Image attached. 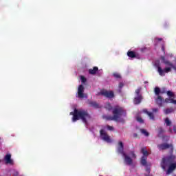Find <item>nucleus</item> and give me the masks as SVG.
Masks as SVG:
<instances>
[{
    "label": "nucleus",
    "mask_w": 176,
    "mask_h": 176,
    "mask_svg": "<svg viewBox=\"0 0 176 176\" xmlns=\"http://www.w3.org/2000/svg\"><path fill=\"white\" fill-rule=\"evenodd\" d=\"M100 94L101 96H103L106 98H109L111 100V98H113L115 97V94L113 93V91H108L106 89H102L100 92Z\"/></svg>",
    "instance_id": "obj_6"
},
{
    "label": "nucleus",
    "mask_w": 176,
    "mask_h": 176,
    "mask_svg": "<svg viewBox=\"0 0 176 176\" xmlns=\"http://www.w3.org/2000/svg\"><path fill=\"white\" fill-rule=\"evenodd\" d=\"M161 60L163 62V63L166 66L165 68L162 69V67H160V65L155 64V66L157 68V72L160 76H166V74H168V72H171V69L176 71V67L169 60H166V58L164 56H161Z\"/></svg>",
    "instance_id": "obj_2"
},
{
    "label": "nucleus",
    "mask_w": 176,
    "mask_h": 176,
    "mask_svg": "<svg viewBox=\"0 0 176 176\" xmlns=\"http://www.w3.org/2000/svg\"><path fill=\"white\" fill-rule=\"evenodd\" d=\"M176 157L173 153H170V155L162 158L160 166L162 168L166 170V167L168 166V164H171L175 162Z\"/></svg>",
    "instance_id": "obj_4"
},
{
    "label": "nucleus",
    "mask_w": 176,
    "mask_h": 176,
    "mask_svg": "<svg viewBox=\"0 0 176 176\" xmlns=\"http://www.w3.org/2000/svg\"><path fill=\"white\" fill-rule=\"evenodd\" d=\"M147 159H148L147 157H145V156L142 157L141 161H140L142 166H144L145 167L148 166V162H146Z\"/></svg>",
    "instance_id": "obj_17"
},
{
    "label": "nucleus",
    "mask_w": 176,
    "mask_h": 176,
    "mask_svg": "<svg viewBox=\"0 0 176 176\" xmlns=\"http://www.w3.org/2000/svg\"><path fill=\"white\" fill-rule=\"evenodd\" d=\"M89 105L91 107H93L94 108H98V104H97L96 102L91 101L89 102Z\"/></svg>",
    "instance_id": "obj_25"
},
{
    "label": "nucleus",
    "mask_w": 176,
    "mask_h": 176,
    "mask_svg": "<svg viewBox=\"0 0 176 176\" xmlns=\"http://www.w3.org/2000/svg\"><path fill=\"white\" fill-rule=\"evenodd\" d=\"M137 121H138L139 123H144V120H143L142 118H141V117H137Z\"/></svg>",
    "instance_id": "obj_29"
},
{
    "label": "nucleus",
    "mask_w": 176,
    "mask_h": 176,
    "mask_svg": "<svg viewBox=\"0 0 176 176\" xmlns=\"http://www.w3.org/2000/svg\"><path fill=\"white\" fill-rule=\"evenodd\" d=\"M113 76H114V78H116V79H120V78H122L120 74H119L118 73L113 74Z\"/></svg>",
    "instance_id": "obj_27"
},
{
    "label": "nucleus",
    "mask_w": 176,
    "mask_h": 176,
    "mask_svg": "<svg viewBox=\"0 0 176 176\" xmlns=\"http://www.w3.org/2000/svg\"><path fill=\"white\" fill-rule=\"evenodd\" d=\"M85 87L82 85L78 86V98H85Z\"/></svg>",
    "instance_id": "obj_8"
},
{
    "label": "nucleus",
    "mask_w": 176,
    "mask_h": 176,
    "mask_svg": "<svg viewBox=\"0 0 176 176\" xmlns=\"http://www.w3.org/2000/svg\"><path fill=\"white\" fill-rule=\"evenodd\" d=\"M117 152L122 156H125L126 153H124V146L123 145L122 142H118V147L117 148Z\"/></svg>",
    "instance_id": "obj_9"
},
{
    "label": "nucleus",
    "mask_w": 176,
    "mask_h": 176,
    "mask_svg": "<svg viewBox=\"0 0 176 176\" xmlns=\"http://www.w3.org/2000/svg\"><path fill=\"white\" fill-rule=\"evenodd\" d=\"M163 133H164V130H163V129H160V132H159V133L160 134H163Z\"/></svg>",
    "instance_id": "obj_36"
},
{
    "label": "nucleus",
    "mask_w": 176,
    "mask_h": 176,
    "mask_svg": "<svg viewBox=\"0 0 176 176\" xmlns=\"http://www.w3.org/2000/svg\"><path fill=\"white\" fill-rule=\"evenodd\" d=\"M173 130H174L175 133H176V129H175V128H174Z\"/></svg>",
    "instance_id": "obj_42"
},
{
    "label": "nucleus",
    "mask_w": 176,
    "mask_h": 176,
    "mask_svg": "<svg viewBox=\"0 0 176 176\" xmlns=\"http://www.w3.org/2000/svg\"><path fill=\"white\" fill-rule=\"evenodd\" d=\"M140 93H141V88H138L135 90V94L138 96H141V94H140Z\"/></svg>",
    "instance_id": "obj_28"
},
{
    "label": "nucleus",
    "mask_w": 176,
    "mask_h": 176,
    "mask_svg": "<svg viewBox=\"0 0 176 176\" xmlns=\"http://www.w3.org/2000/svg\"><path fill=\"white\" fill-rule=\"evenodd\" d=\"M107 129L110 130V131H113V126L108 125Z\"/></svg>",
    "instance_id": "obj_33"
},
{
    "label": "nucleus",
    "mask_w": 176,
    "mask_h": 176,
    "mask_svg": "<svg viewBox=\"0 0 176 176\" xmlns=\"http://www.w3.org/2000/svg\"><path fill=\"white\" fill-rule=\"evenodd\" d=\"M173 176H176V175H173Z\"/></svg>",
    "instance_id": "obj_43"
},
{
    "label": "nucleus",
    "mask_w": 176,
    "mask_h": 176,
    "mask_svg": "<svg viewBox=\"0 0 176 176\" xmlns=\"http://www.w3.org/2000/svg\"><path fill=\"white\" fill-rule=\"evenodd\" d=\"M127 56L131 58H135L137 57L135 52H134L133 51H128Z\"/></svg>",
    "instance_id": "obj_18"
},
{
    "label": "nucleus",
    "mask_w": 176,
    "mask_h": 176,
    "mask_svg": "<svg viewBox=\"0 0 176 176\" xmlns=\"http://www.w3.org/2000/svg\"><path fill=\"white\" fill-rule=\"evenodd\" d=\"M164 122L166 123V126H171L172 122H171V120H170V118H165Z\"/></svg>",
    "instance_id": "obj_26"
},
{
    "label": "nucleus",
    "mask_w": 176,
    "mask_h": 176,
    "mask_svg": "<svg viewBox=\"0 0 176 176\" xmlns=\"http://www.w3.org/2000/svg\"><path fill=\"white\" fill-rule=\"evenodd\" d=\"M162 52H164V45H162Z\"/></svg>",
    "instance_id": "obj_39"
},
{
    "label": "nucleus",
    "mask_w": 176,
    "mask_h": 176,
    "mask_svg": "<svg viewBox=\"0 0 176 176\" xmlns=\"http://www.w3.org/2000/svg\"><path fill=\"white\" fill-rule=\"evenodd\" d=\"M154 92L155 96H159V94H162V90H160V88H159L158 87H156L154 89Z\"/></svg>",
    "instance_id": "obj_23"
},
{
    "label": "nucleus",
    "mask_w": 176,
    "mask_h": 176,
    "mask_svg": "<svg viewBox=\"0 0 176 176\" xmlns=\"http://www.w3.org/2000/svg\"><path fill=\"white\" fill-rule=\"evenodd\" d=\"M166 94L169 98H175V94H174V92L171 91H167Z\"/></svg>",
    "instance_id": "obj_22"
},
{
    "label": "nucleus",
    "mask_w": 176,
    "mask_h": 176,
    "mask_svg": "<svg viewBox=\"0 0 176 176\" xmlns=\"http://www.w3.org/2000/svg\"><path fill=\"white\" fill-rule=\"evenodd\" d=\"M142 112H143L144 113H146V115H148V116L149 117V118L151 119V120H155V116L153 115V113L149 112V111H148V109H144L142 110Z\"/></svg>",
    "instance_id": "obj_14"
},
{
    "label": "nucleus",
    "mask_w": 176,
    "mask_h": 176,
    "mask_svg": "<svg viewBox=\"0 0 176 176\" xmlns=\"http://www.w3.org/2000/svg\"><path fill=\"white\" fill-rule=\"evenodd\" d=\"M168 168L166 171V174H171V173L176 168V162L175 163H172L169 164L168 165Z\"/></svg>",
    "instance_id": "obj_11"
},
{
    "label": "nucleus",
    "mask_w": 176,
    "mask_h": 176,
    "mask_svg": "<svg viewBox=\"0 0 176 176\" xmlns=\"http://www.w3.org/2000/svg\"><path fill=\"white\" fill-rule=\"evenodd\" d=\"M70 115L73 116L72 122H76L80 119L85 124H87V120L91 118L89 112L82 109H74V111L70 112Z\"/></svg>",
    "instance_id": "obj_1"
},
{
    "label": "nucleus",
    "mask_w": 176,
    "mask_h": 176,
    "mask_svg": "<svg viewBox=\"0 0 176 176\" xmlns=\"http://www.w3.org/2000/svg\"><path fill=\"white\" fill-rule=\"evenodd\" d=\"M146 171L147 173H148V174H149V173H151V168H146Z\"/></svg>",
    "instance_id": "obj_38"
},
{
    "label": "nucleus",
    "mask_w": 176,
    "mask_h": 176,
    "mask_svg": "<svg viewBox=\"0 0 176 176\" xmlns=\"http://www.w3.org/2000/svg\"><path fill=\"white\" fill-rule=\"evenodd\" d=\"M123 86H124V84H123V82H120L119 83V85H118V87L120 89H122V87H123Z\"/></svg>",
    "instance_id": "obj_34"
},
{
    "label": "nucleus",
    "mask_w": 176,
    "mask_h": 176,
    "mask_svg": "<svg viewBox=\"0 0 176 176\" xmlns=\"http://www.w3.org/2000/svg\"><path fill=\"white\" fill-rule=\"evenodd\" d=\"M80 79H81V82H82V83H86V82H87V79H86V78H85V76H81V78H80Z\"/></svg>",
    "instance_id": "obj_30"
},
{
    "label": "nucleus",
    "mask_w": 176,
    "mask_h": 176,
    "mask_svg": "<svg viewBox=\"0 0 176 176\" xmlns=\"http://www.w3.org/2000/svg\"><path fill=\"white\" fill-rule=\"evenodd\" d=\"M97 71H98V67H94L93 69H89V72L91 75H96V74H97Z\"/></svg>",
    "instance_id": "obj_19"
},
{
    "label": "nucleus",
    "mask_w": 176,
    "mask_h": 176,
    "mask_svg": "<svg viewBox=\"0 0 176 176\" xmlns=\"http://www.w3.org/2000/svg\"><path fill=\"white\" fill-rule=\"evenodd\" d=\"M141 101H142V95H139L134 98L133 102L135 105H138V104H141Z\"/></svg>",
    "instance_id": "obj_15"
},
{
    "label": "nucleus",
    "mask_w": 176,
    "mask_h": 176,
    "mask_svg": "<svg viewBox=\"0 0 176 176\" xmlns=\"http://www.w3.org/2000/svg\"><path fill=\"white\" fill-rule=\"evenodd\" d=\"M152 111L154 113L159 112V109H157V108L152 109Z\"/></svg>",
    "instance_id": "obj_35"
},
{
    "label": "nucleus",
    "mask_w": 176,
    "mask_h": 176,
    "mask_svg": "<svg viewBox=\"0 0 176 176\" xmlns=\"http://www.w3.org/2000/svg\"><path fill=\"white\" fill-rule=\"evenodd\" d=\"M140 132L142 133V134L145 135V137H149V132H147L146 129H141Z\"/></svg>",
    "instance_id": "obj_24"
},
{
    "label": "nucleus",
    "mask_w": 176,
    "mask_h": 176,
    "mask_svg": "<svg viewBox=\"0 0 176 176\" xmlns=\"http://www.w3.org/2000/svg\"><path fill=\"white\" fill-rule=\"evenodd\" d=\"M4 160L6 162V164H10L13 166L14 164V162L12 160V154H7L4 157Z\"/></svg>",
    "instance_id": "obj_10"
},
{
    "label": "nucleus",
    "mask_w": 176,
    "mask_h": 176,
    "mask_svg": "<svg viewBox=\"0 0 176 176\" xmlns=\"http://www.w3.org/2000/svg\"><path fill=\"white\" fill-rule=\"evenodd\" d=\"M157 41H163V38H157Z\"/></svg>",
    "instance_id": "obj_40"
},
{
    "label": "nucleus",
    "mask_w": 176,
    "mask_h": 176,
    "mask_svg": "<svg viewBox=\"0 0 176 176\" xmlns=\"http://www.w3.org/2000/svg\"><path fill=\"white\" fill-rule=\"evenodd\" d=\"M133 138H138V134H137V133H133Z\"/></svg>",
    "instance_id": "obj_37"
},
{
    "label": "nucleus",
    "mask_w": 176,
    "mask_h": 176,
    "mask_svg": "<svg viewBox=\"0 0 176 176\" xmlns=\"http://www.w3.org/2000/svg\"><path fill=\"white\" fill-rule=\"evenodd\" d=\"M164 102H166V104H174L175 105H176V100H174L172 98H166L164 100Z\"/></svg>",
    "instance_id": "obj_16"
},
{
    "label": "nucleus",
    "mask_w": 176,
    "mask_h": 176,
    "mask_svg": "<svg viewBox=\"0 0 176 176\" xmlns=\"http://www.w3.org/2000/svg\"><path fill=\"white\" fill-rule=\"evenodd\" d=\"M164 93H167V89L166 87H164L161 90V94H164Z\"/></svg>",
    "instance_id": "obj_31"
},
{
    "label": "nucleus",
    "mask_w": 176,
    "mask_h": 176,
    "mask_svg": "<svg viewBox=\"0 0 176 176\" xmlns=\"http://www.w3.org/2000/svg\"><path fill=\"white\" fill-rule=\"evenodd\" d=\"M155 102L158 105V107H163V102H164V100L160 96H158L155 99Z\"/></svg>",
    "instance_id": "obj_13"
},
{
    "label": "nucleus",
    "mask_w": 176,
    "mask_h": 176,
    "mask_svg": "<svg viewBox=\"0 0 176 176\" xmlns=\"http://www.w3.org/2000/svg\"><path fill=\"white\" fill-rule=\"evenodd\" d=\"M131 156H132V157H133V159H135V158L137 157V155H135V153H134V151H131Z\"/></svg>",
    "instance_id": "obj_32"
},
{
    "label": "nucleus",
    "mask_w": 176,
    "mask_h": 176,
    "mask_svg": "<svg viewBox=\"0 0 176 176\" xmlns=\"http://www.w3.org/2000/svg\"><path fill=\"white\" fill-rule=\"evenodd\" d=\"M113 116H106L107 120H115V122H121V123H124V120L123 118L120 119L121 116H126V111L123 109V107L116 106L113 109Z\"/></svg>",
    "instance_id": "obj_3"
},
{
    "label": "nucleus",
    "mask_w": 176,
    "mask_h": 176,
    "mask_svg": "<svg viewBox=\"0 0 176 176\" xmlns=\"http://www.w3.org/2000/svg\"><path fill=\"white\" fill-rule=\"evenodd\" d=\"M123 157H124V162L126 163V164H127L128 166H131V164H133V160L131 159V157H129V155H122Z\"/></svg>",
    "instance_id": "obj_12"
},
{
    "label": "nucleus",
    "mask_w": 176,
    "mask_h": 176,
    "mask_svg": "<svg viewBox=\"0 0 176 176\" xmlns=\"http://www.w3.org/2000/svg\"><path fill=\"white\" fill-rule=\"evenodd\" d=\"M100 134L101 140L105 141V142H112V140H111V137L108 135V133L104 129H101L100 131Z\"/></svg>",
    "instance_id": "obj_7"
},
{
    "label": "nucleus",
    "mask_w": 176,
    "mask_h": 176,
    "mask_svg": "<svg viewBox=\"0 0 176 176\" xmlns=\"http://www.w3.org/2000/svg\"><path fill=\"white\" fill-rule=\"evenodd\" d=\"M170 133H173V129H169Z\"/></svg>",
    "instance_id": "obj_41"
},
{
    "label": "nucleus",
    "mask_w": 176,
    "mask_h": 176,
    "mask_svg": "<svg viewBox=\"0 0 176 176\" xmlns=\"http://www.w3.org/2000/svg\"><path fill=\"white\" fill-rule=\"evenodd\" d=\"M164 112L165 115H168L169 113H173V112H174V108H173V107L167 108L164 110Z\"/></svg>",
    "instance_id": "obj_20"
},
{
    "label": "nucleus",
    "mask_w": 176,
    "mask_h": 176,
    "mask_svg": "<svg viewBox=\"0 0 176 176\" xmlns=\"http://www.w3.org/2000/svg\"><path fill=\"white\" fill-rule=\"evenodd\" d=\"M141 153H142L144 157H148V156H149V153L148 152V151H146L145 148H141Z\"/></svg>",
    "instance_id": "obj_21"
},
{
    "label": "nucleus",
    "mask_w": 176,
    "mask_h": 176,
    "mask_svg": "<svg viewBox=\"0 0 176 176\" xmlns=\"http://www.w3.org/2000/svg\"><path fill=\"white\" fill-rule=\"evenodd\" d=\"M157 148L160 151H166V149H170V153H174V146L173 144L162 143L157 144Z\"/></svg>",
    "instance_id": "obj_5"
}]
</instances>
